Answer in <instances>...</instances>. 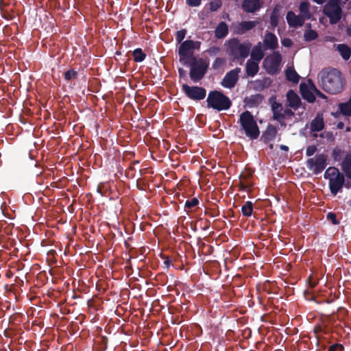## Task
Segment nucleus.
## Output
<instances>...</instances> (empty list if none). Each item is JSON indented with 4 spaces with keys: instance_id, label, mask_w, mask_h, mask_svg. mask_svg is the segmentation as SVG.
Returning <instances> with one entry per match:
<instances>
[{
    "instance_id": "18",
    "label": "nucleus",
    "mask_w": 351,
    "mask_h": 351,
    "mask_svg": "<svg viewBox=\"0 0 351 351\" xmlns=\"http://www.w3.org/2000/svg\"><path fill=\"white\" fill-rule=\"evenodd\" d=\"M287 99L289 106L297 110L301 104V99L296 93L293 90H289L287 93Z\"/></svg>"
},
{
    "instance_id": "11",
    "label": "nucleus",
    "mask_w": 351,
    "mask_h": 351,
    "mask_svg": "<svg viewBox=\"0 0 351 351\" xmlns=\"http://www.w3.org/2000/svg\"><path fill=\"white\" fill-rule=\"evenodd\" d=\"M194 44V41L192 40H186L180 44L178 54L181 62L184 63V60H191V56H194L193 51Z\"/></svg>"
},
{
    "instance_id": "60",
    "label": "nucleus",
    "mask_w": 351,
    "mask_h": 351,
    "mask_svg": "<svg viewBox=\"0 0 351 351\" xmlns=\"http://www.w3.org/2000/svg\"><path fill=\"white\" fill-rule=\"evenodd\" d=\"M339 114L340 113V111L339 112H332V115L335 117V118H338L339 116Z\"/></svg>"
},
{
    "instance_id": "16",
    "label": "nucleus",
    "mask_w": 351,
    "mask_h": 351,
    "mask_svg": "<svg viewBox=\"0 0 351 351\" xmlns=\"http://www.w3.org/2000/svg\"><path fill=\"white\" fill-rule=\"evenodd\" d=\"M265 49L274 50L278 47V38L271 32H267L263 40Z\"/></svg>"
},
{
    "instance_id": "14",
    "label": "nucleus",
    "mask_w": 351,
    "mask_h": 351,
    "mask_svg": "<svg viewBox=\"0 0 351 351\" xmlns=\"http://www.w3.org/2000/svg\"><path fill=\"white\" fill-rule=\"evenodd\" d=\"M286 19L289 25L294 28L302 26L306 20L300 14L296 15L293 11H289L287 12Z\"/></svg>"
},
{
    "instance_id": "26",
    "label": "nucleus",
    "mask_w": 351,
    "mask_h": 351,
    "mask_svg": "<svg viewBox=\"0 0 351 351\" xmlns=\"http://www.w3.org/2000/svg\"><path fill=\"white\" fill-rule=\"evenodd\" d=\"M347 315H348L347 310L344 309L343 308H339L337 310V316L336 317L335 315L330 316V317L328 318V321L331 324L334 325L336 319H337L340 322H342L344 319V318L347 316Z\"/></svg>"
},
{
    "instance_id": "62",
    "label": "nucleus",
    "mask_w": 351,
    "mask_h": 351,
    "mask_svg": "<svg viewBox=\"0 0 351 351\" xmlns=\"http://www.w3.org/2000/svg\"><path fill=\"white\" fill-rule=\"evenodd\" d=\"M138 163H139L138 160H134L130 165H133V166H134L135 165L138 164Z\"/></svg>"
},
{
    "instance_id": "37",
    "label": "nucleus",
    "mask_w": 351,
    "mask_h": 351,
    "mask_svg": "<svg viewBox=\"0 0 351 351\" xmlns=\"http://www.w3.org/2000/svg\"><path fill=\"white\" fill-rule=\"evenodd\" d=\"M282 110H280L278 111L273 112V120H276L278 121L281 125H285L284 120H285V114L284 112H281Z\"/></svg>"
},
{
    "instance_id": "21",
    "label": "nucleus",
    "mask_w": 351,
    "mask_h": 351,
    "mask_svg": "<svg viewBox=\"0 0 351 351\" xmlns=\"http://www.w3.org/2000/svg\"><path fill=\"white\" fill-rule=\"evenodd\" d=\"M300 90L302 98L308 103H313L315 101L316 98L313 93L308 89V86L304 83H302L300 85Z\"/></svg>"
},
{
    "instance_id": "40",
    "label": "nucleus",
    "mask_w": 351,
    "mask_h": 351,
    "mask_svg": "<svg viewBox=\"0 0 351 351\" xmlns=\"http://www.w3.org/2000/svg\"><path fill=\"white\" fill-rule=\"evenodd\" d=\"M222 5L221 0H215L209 3V10L210 12H215L219 10Z\"/></svg>"
},
{
    "instance_id": "32",
    "label": "nucleus",
    "mask_w": 351,
    "mask_h": 351,
    "mask_svg": "<svg viewBox=\"0 0 351 351\" xmlns=\"http://www.w3.org/2000/svg\"><path fill=\"white\" fill-rule=\"evenodd\" d=\"M240 189L243 191H247L252 187V182L249 180L247 176H240Z\"/></svg>"
},
{
    "instance_id": "22",
    "label": "nucleus",
    "mask_w": 351,
    "mask_h": 351,
    "mask_svg": "<svg viewBox=\"0 0 351 351\" xmlns=\"http://www.w3.org/2000/svg\"><path fill=\"white\" fill-rule=\"evenodd\" d=\"M341 170L348 178L351 179V152L344 157L341 162Z\"/></svg>"
},
{
    "instance_id": "53",
    "label": "nucleus",
    "mask_w": 351,
    "mask_h": 351,
    "mask_svg": "<svg viewBox=\"0 0 351 351\" xmlns=\"http://www.w3.org/2000/svg\"><path fill=\"white\" fill-rule=\"evenodd\" d=\"M178 73L180 77L184 78L186 77V71L183 68L178 69Z\"/></svg>"
},
{
    "instance_id": "20",
    "label": "nucleus",
    "mask_w": 351,
    "mask_h": 351,
    "mask_svg": "<svg viewBox=\"0 0 351 351\" xmlns=\"http://www.w3.org/2000/svg\"><path fill=\"white\" fill-rule=\"evenodd\" d=\"M259 71L258 62L249 59L245 65V72L248 77H253Z\"/></svg>"
},
{
    "instance_id": "39",
    "label": "nucleus",
    "mask_w": 351,
    "mask_h": 351,
    "mask_svg": "<svg viewBox=\"0 0 351 351\" xmlns=\"http://www.w3.org/2000/svg\"><path fill=\"white\" fill-rule=\"evenodd\" d=\"M225 62H226L225 58H217L214 60V62H213V63L212 64V68L214 70H219V69H220L223 66Z\"/></svg>"
},
{
    "instance_id": "58",
    "label": "nucleus",
    "mask_w": 351,
    "mask_h": 351,
    "mask_svg": "<svg viewBox=\"0 0 351 351\" xmlns=\"http://www.w3.org/2000/svg\"><path fill=\"white\" fill-rule=\"evenodd\" d=\"M280 149H282L283 151H285V152H287L289 150V147L287 145H281L280 146Z\"/></svg>"
},
{
    "instance_id": "59",
    "label": "nucleus",
    "mask_w": 351,
    "mask_h": 351,
    "mask_svg": "<svg viewBox=\"0 0 351 351\" xmlns=\"http://www.w3.org/2000/svg\"><path fill=\"white\" fill-rule=\"evenodd\" d=\"M315 3L317 4H323L326 0H313Z\"/></svg>"
},
{
    "instance_id": "50",
    "label": "nucleus",
    "mask_w": 351,
    "mask_h": 351,
    "mask_svg": "<svg viewBox=\"0 0 351 351\" xmlns=\"http://www.w3.org/2000/svg\"><path fill=\"white\" fill-rule=\"evenodd\" d=\"M293 44L292 40L289 38H285L282 40V45L286 47H290Z\"/></svg>"
},
{
    "instance_id": "47",
    "label": "nucleus",
    "mask_w": 351,
    "mask_h": 351,
    "mask_svg": "<svg viewBox=\"0 0 351 351\" xmlns=\"http://www.w3.org/2000/svg\"><path fill=\"white\" fill-rule=\"evenodd\" d=\"M317 150L316 145H310L307 147L306 149V155L307 156H313Z\"/></svg>"
},
{
    "instance_id": "33",
    "label": "nucleus",
    "mask_w": 351,
    "mask_h": 351,
    "mask_svg": "<svg viewBox=\"0 0 351 351\" xmlns=\"http://www.w3.org/2000/svg\"><path fill=\"white\" fill-rule=\"evenodd\" d=\"M263 57L264 53L260 48L254 47L252 49L250 58L252 59V60H254L259 63V62L263 58Z\"/></svg>"
},
{
    "instance_id": "56",
    "label": "nucleus",
    "mask_w": 351,
    "mask_h": 351,
    "mask_svg": "<svg viewBox=\"0 0 351 351\" xmlns=\"http://www.w3.org/2000/svg\"><path fill=\"white\" fill-rule=\"evenodd\" d=\"M324 330L322 331V333L328 334L330 332V329L327 326H323Z\"/></svg>"
},
{
    "instance_id": "6",
    "label": "nucleus",
    "mask_w": 351,
    "mask_h": 351,
    "mask_svg": "<svg viewBox=\"0 0 351 351\" xmlns=\"http://www.w3.org/2000/svg\"><path fill=\"white\" fill-rule=\"evenodd\" d=\"M183 64L191 66L190 78L195 82H199L204 77L208 67V63L203 58L197 60L195 56H191L190 60H184Z\"/></svg>"
},
{
    "instance_id": "48",
    "label": "nucleus",
    "mask_w": 351,
    "mask_h": 351,
    "mask_svg": "<svg viewBox=\"0 0 351 351\" xmlns=\"http://www.w3.org/2000/svg\"><path fill=\"white\" fill-rule=\"evenodd\" d=\"M186 4L191 7H197L200 5L202 0H186Z\"/></svg>"
},
{
    "instance_id": "10",
    "label": "nucleus",
    "mask_w": 351,
    "mask_h": 351,
    "mask_svg": "<svg viewBox=\"0 0 351 351\" xmlns=\"http://www.w3.org/2000/svg\"><path fill=\"white\" fill-rule=\"evenodd\" d=\"M182 91L189 99L194 101H201L206 97V90L201 86H190L186 84L182 85Z\"/></svg>"
},
{
    "instance_id": "61",
    "label": "nucleus",
    "mask_w": 351,
    "mask_h": 351,
    "mask_svg": "<svg viewBox=\"0 0 351 351\" xmlns=\"http://www.w3.org/2000/svg\"><path fill=\"white\" fill-rule=\"evenodd\" d=\"M164 263L166 265L169 266L171 264V261L169 260H166V261H165Z\"/></svg>"
},
{
    "instance_id": "38",
    "label": "nucleus",
    "mask_w": 351,
    "mask_h": 351,
    "mask_svg": "<svg viewBox=\"0 0 351 351\" xmlns=\"http://www.w3.org/2000/svg\"><path fill=\"white\" fill-rule=\"evenodd\" d=\"M77 77V72L73 69H69L64 73V80L66 81H70L72 80H75Z\"/></svg>"
},
{
    "instance_id": "5",
    "label": "nucleus",
    "mask_w": 351,
    "mask_h": 351,
    "mask_svg": "<svg viewBox=\"0 0 351 351\" xmlns=\"http://www.w3.org/2000/svg\"><path fill=\"white\" fill-rule=\"evenodd\" d=\"M324 178L329 180V189L333 195L339 192L345 184L344 175L334 167H328L324 173Z\"/></svg>"
},
{
    "instance_id": "24",
    "label": "nucleus",
    "mask_w": 351,
    "mask_h": 351,
    "mask_svg": "<svg viewBox=\"0 0 351 351\" xmlns=\"http://www.w3.org/2000/svg\"><path fill=\"white\" fill-rule=\"evenodd\" d=\"M263 96L261 94L252 95L245 99V102L250 107L258 106L263 101Z\"/></svg>"
},
{
    "instance_id": "43",
    "label": "nucleus",
    "mask_w": 351,
    "mask_h": 351,
    "mask_svg": "<svg viewBox=\"0 0 351 351\" xmlns=\"http://www.w3.org/2000/svg\"><path fill=\"white\" fill-rule=\"evenodd\" d=\"M326 219L332 222L334 225H337L339 221L337 219V215L334 213H328L326 215Z\"/></svg>"
},
{
    "instance_id": "2",
    "label": "nucleus",
    "mask_w": 351,
    "mask_h": 351,
    "mask_svg": "<svg viewBox=\"0 0 351 351\" xmlns=\"http://www.w3.org/2000/svg\"><path fill=\"white\" fill-rule=\"evenodd\" d=\"M239 123L245 136L251 140H256L260 135V130L253 114L249 110L239 115Z\"/></svg>"
},
{
    "instance_id": "25",
    "label": "nucleus",
    "mask_w": 351,
    "mask_h": 351,
    "mask_svg": "<svg viewBox=\"0 0 351 351\" xmlns=\"http://www.w3.org/2000/svg\"><path fill=\"white\" fill-rule=\"evenodd\" d=\"M280 12L277 7H275L271 12L269 16V23L271 29H274L279 23Z\"/></svg>"
},
{
    "instance_id": "64",
    "label": "nucleus",
    "mask_w": 351,
    "mask_h": 351,
    "mask_svg": "<svg viewBox=\"0 0 351 351\" xmlns=\"http://www.w3.org/2000/svg\"><path fill=\"white\" fill-rule=\"evenodd\" d=\"M307 26H308V27H311V24H310V23H308V24L307 25Z\"/></svg>"
},
{
    "instance_id": "3",
    "label": "nucleus",
    "mask_w": 351,
    "mask_h": 351,
    "mask_svg": "<svg viewBox=\"0 0 351 351\" xmlns=\"http://www.w3.org/2000/svg\"><path fill=\"white\" fill-rule=\"evenodd\" d=\"M206 103L208 108H213L218 111L227 110L232 106L230 99L223 92L216 90L208 93Z\"/></svg>"
},
{
    "instance_id": "13",
    "label": "nucleus",
    "mask_w": 351,
    "mask_h": 351,
    "mask_svg": "<svg viewBox=\"0 0 351 351\" xmlns=\"http://www.w3.org/2000/svg\"><path fill=\"white\" fill-rule=\"evenodd\" d=\"M263 5V0H243L241 8L247 13H254L258 11Z\"/></svg>"
},
{
    "instance_id": "8",
    "label": "nucleus",
    "mask_w": 351,
    "mask_h": 351,
    "mask_svg": "<svg viewBox=\"0 0 351 351\" xmlns=\"http://www.w3.org/2000/svg\"><path fill=\"white\" fill-rule=\"evenodd\" d=\"M282 62V56L279 51H274L267 56L263 61V66L266 72L269 75H275L280 71Z\"/></svg>"
},
{
    "instance_id": "54",
    "label": "nucleus",
    "mask_w": 351,
    "mask_h": 351,
    "mask_svg": "<svg viewBox=\"0 0 351 351\" xmlns=\"http://www.w3.org/2000/svg\"><path fill=\"white\" fill-rule=\"evenodd\" d=\"M284 114H285V115H287V116H289V117H293L294 116V112L291 110V109H285L284 110Z\"/></svg>"
},
{
    "instance_id": "9",
    "label": "nucleus",
    "mask_w": 351,
    "mask_h": 351,
    "mask_svg": "<svg viewBox=\"0 0 351 351\" xmlns=\"http://www.w3.org/2000/svg\"><path fill=\"white\" fill-rule=\"evenodd\" d=\"M327 156L321 154L315 156V158H311L306 160L307 168L313 172L314 174L317 175L322 172L327 166Z\"/></svg>"
},
{
    "instance_id": "15",
    "label": "nucleus",
    "mask_w": 351,
    "mask_h": 351,
    "mask_svg": "<svg viewBox=\"0 0 351 351\" xmlns=\"http://www.w3.org/2000/svg\"><path fill=\"white\" fill-rule=\"evenodd\" d=\"M278 132L277 128L271 124H268L266 130L263 132L261 136V140L265 143H267L272 141Z\"/></svg>"
},
{
    "instance_id": "19",
    "label": "nucleus",
    "mask_w": 351,
    "mask_h": 351,
    "mask_svg": "<svg viewBox=\"0 0 351 351\" xmlns=\"http://www.w3.org/2000/svg\"><path fill=\"white\" fill-rule=\"evenodd\" d=\"M311 132H320L324 128V121L323 114L317 113L315 117L311 122Z\"/></svg>"
},
{
    "instance_id": "55",
    "label": "nucleus",
    "mask_w": 351,
    "mask_h": 351,
    "mask_svg": "<svg viewBox=\"0 0 351 351\" xmlns=\"http://www.w3.org/2000/svg\"><path fill=\"white\" fill-rule=\"evenodd\" d=\"M193 49H199L200 48L201 43L199 41H194Z\"/></svg>"
},
{
    "instance_id": "57",
    "label": "nucleus",
    "mask_w": 351,
    "mask_h": 351,
    "mask_svg": "<svg viewBox=\"0 0 351 351\" xmlns=\"http://www.w3.org/2000/svg\"><path fill=\"white\" fill-rule=\"evenodd\" d=\"M337 128L339 130H342L344 128V123L341 121L339 122L337 125Z\"/></svg>"
},
{
    "instance_id": "12",
    "label": "nucleus",
    "mask_w": 351,
    "mask_h": 351,
    "mask_svg": "<svg viewBox=\"0 0 351 351\" xmlns=\"http://www.w3.org/2000/svg\"><path fill=\"white\" fill-rule=\"evenodd\" d=\"M240 72L241 69L239 67L228 72L222 80L221 85L228 88H233L239 80V73Z\"/></svg>"
},
{
    "instance_id": "29",
    "label": "nucleus",
    "mask_w": 351,
    "mask_h": 351,
    "mask_svg": "<svg viewBox=\"0 0 351 351\" xmlns=\"http://www.w3.org/2000/svg\"><path fill=\"white\" fill-rule=\"evenodd\" d=\"M286 79L293 83H298L300 80V75L297 72L292 68H288L285 71Z\"/></svg>"
},
{
    "instance_id": "23",
    "label": "nucleus",
    "mask_w": 351,
    "mask_h": 351,
    "mask_svg": "<svg viewBox=\"0 0 351 351\" xmlns=\"http://www.w3.org/2000/svg\"><path fill=\"white\" fill-rule=\"evenodd\" d=\"M228 34V26L223 22H220L215 30V36L218 39L225 38Z\"/></svg>"
},
{
    "instance_id": "17",
    "label": "nucleus",
    "mask_w": 351,
    "mask_h": 351,
    "mask_svg": "<svg viewBox=\"0 0 351 351\" xmlns=\"http://www.w3.org/2000/svg\"><path fill=\"white\" fill-rule=\"evenodd\" d=\"M258 22L257 21H246L239 23L236 27L237 32L239 34H243L245 32L254 28Z\"/></svg>"
},
{
    "instance_id": "45",
    "label": "nucleus",
    "mask_w": 351,
    "mask_h": 351,
    "mask_svg": "<svg viewBox=\"0 0 351 351\" xmlns=\"http://www.w3.org/2000/svg\"><path fill=\"white\" fill-rule=\"evenodd\" d=\"M344 348L343 345L340 343H335L331 345L329 348L328 351H343Z\"/></svg>"
},
{
    "instance_id": "1",
    "label": "nucleus",
    "mask_w": 351,
    "mask_h": 351,
    "mask_svg": "<svg viewBox=\"0 0 351 351\" xmlns=\"http://www.w3.org/2000/svg\"><path fill=\"white\" fill-rule=\"evenodd\" d=\"M323 90L330 94H337L343 89L341 73L337 69H323L318 75Z\"/></svg>"
},
{
    "instance_id": "34",
    "label": "nucleus",
    "mask_w": 351,
    "mask_h": 351,
    "mask_svg": "<svg viewBox=\"0 0 351 351\" xmlns=\"http://www.w3.org/2000/svg\"><path fill=\"white\" fill-rule=\"evenodd\" d=\"M253 211V204L250 201L246 202L241 207V212L243 216L250 217Z\"/></svg>"
},
{
    "instance_id": "41",
    "label": "nucleus",
    "mask_w": 351,
    "mask_h": 351,
    "mask_svg": "<svg viewBox=\"0 0 351 351\" xmlns=\"http://www.w3.org/2000/svg\"><path fill=\"white\" fill-rule=\"evenodd\" d=\"M343 154V151L341 149L335 147L332 151V156L335 161H339L342 158Z\"/></svg>"
},
{
    "instance_id": "52",
    "label": "nucleus",
    "mask_w": 351,
    "mask_h": 351,
    "mask_svg": "<svg viewBox=\"0 0 351 351\" xmlns=\"http://www.w3.org/2000/svg\"><path fill=\"white\" fill-rule=\"evenodd\" d=\"M313 90H314L315 93H316V95L318 97H319L321 98H326V96L324 95V94H323L319 90H317L314 85H313Z\"/></svg>"
},
{
    "instance_id": "27",
    "label": "nucleus",
    "mask_w": 351,
    "mask_h": 351,
    "mask_svg": "<svg viewBox=\"0 0 351 351\" xmlns=\"http://www.w3.org/2000/svg\"><path fill=\"white\" fill-rule=\"evenodd\" d=\"M199 204V201L197 197H193L191 199H188L184 204V210L187 213L193 212L198 206Z\"/></svg>"
},
{
    "instance_id": "46",
    "label": "nucleus",
    "mask_w": 351,
    "mask_h": 351,
    "mask_svg": "<svg viewBox=\"0 0 351 351\" xmlns=\"http://www.w3.org/2000/svg\"><path fill=\"white\" fill-rule=\"evenodd\" d=\"M221 51V49L219 47H217V46H213V47H210L208 50H207V52L211 56H215L217 55V53H219Z\"/></svg>"
},
{
    "instance_id": "51",
    "label": "nucleus",
    "mask_w": 351,
    "mask_h": 351,
    "mask_svg": "<svg viewBox=\"0 0 351 351\" xmlns=\"http://www.w3.org/2000/svg\"><path fill=\"white\" fill-rule=\"evenodd\" d=\"M323 330H324L323 326H321V325H316V326L314 327L313 330H314V332H315V334L316 335V337H317V339H319V337H318L317 335H318L319 333H322Z\"/></svg>"
},
{
    "instance_id": "4",
    "label": "nucleus",
    "mask_w": 351,
    "mask_h": 351,
    "mask_svg": "<svg viewBox=\"0 0 351 351\" xmlns=\"http://www.w3.org/2000/svg\"><path fill=\"white\" fill-rule=\"evenodd\" d=\"M251 46L248 41L241 43L238 38H232L228 42V54L233 60H243L249 56Z\"/></svg>"
},
{
    "instance_id": "36",
    "label": "nucleus",
    "mask_w": 351,
    "mask_h": 351,
    "mask_svg": "<svg viewBox=\"0 0 351 351\" xmlns=\"http://www.w3.org/2000/svg\"><path fill=\"white\" fill-rule=\"evenodd\" d=\"M318 37V34L316 31L313 29L306 30L304 33V38L306 42H310L315 40Z\"/></svg>"
},
{
    "instance_id": "44",
    "label": "nucleus",
    "mask_w": 351,
    "mask_h": 351,
    "mask_svg": "<svg viewBox=\"0 0 351 351\" xmlns=\"http://www.w3.org/2000/svg\"><path fill=\"white\" fill-rule=\"evenodd\" d=\"M136 169L133 165H130L129 168L125 171V175L129 178H135Z\"/></svg>"
},
{
    "instance_id": "63",
    "label": "nucleus",
    "mask_w": 351,
    "mask_h": 351,
    "mask_svg": "<svg viewBox=\"0 0 351 351\" xmlns=\"http://www.w3.org/2000/svg\"><path fill=\"white\" fill-rule=\"evenodd\" d=\"M348 204L351 206V199L348 202Z\"/></svg>"
},
{
    "instance_id": "28",
    "label": "nucleus",
    "mask_w": 351,
    "mask_h": 351,
    "mask_svg": "<svg viewBox=\"0 0 351 351\" xmlns=\"http://www.w3.org/2000/svg\"><path fill=\"white\" fill-rule=\"evenodd\" d=\"M309 6L310 4L308 1L301 2L299 6L300 15L306 19H309L312 16V14L309 11Z\"/></svg>"
},
{
    "instance_id": "30",
    "label": "nucleus",
    "mask_w": 351,
    "mask_h": 351,
    "mask_svg": "<svg viewBox=\"0 0 351 351\" xmlns=\"http://www.w3.org/2000/svg\"><path fill=\"white\" fill-rule=\"evenodd\" d=\"M271 83V80L269 77H265L263 80H257L254 82V88L257 90H263L266 88H268Z\"/></svg>"
},
{
    "instance_id": "35",
    "label": "nucleus",
    "mask_w": 351,
    "mask_h": 351,
    "mask_svg": "<svg viewBox=\"0 0 351 351\" xmlns=\"http://www.w3.org/2000/svg\"><path fill=\"white\" fill-rule=\"evenodd\" d=\"M132 55L134 58V61L136 62H143L146 58V54L143 51V50L141 48H137L134 49Z\"/></svg>"
},
{
    "instance_id": "49",
    "label": "nucleus",
    "mask_w": 351,
    "mask_h": 351,
    "mask_svg": "<svg viewBox=\"0 0 351 351\" xmlns=\"http://www.w3.org/2000/svg\"><path fill=\"white\" fill-rule=\"evenodd\" d=\"M271 107L272 112H274L278 111L280 110H282V105H281V104L278 103V102H276L275 101L271 103Z\"/></svg>"
},
{
    "instance_id": "31",
    "label": "nucleus",
    "mask_w": 351,
    "mask_h": 351,
    "mask_svg": "<svg viewBox=\"0 0 351 351\" xmlns=\"http://www.w3.org/2000/svg\"><path fill=\"white\" fill-rule=\"evenodd\" d=\"M337 49L341 57L345 60H348L350 58L351 49L348 45L345 44H339L337 46Z\"/></svg>"
},
{
    "instance_id": "42",
    "label": "nucleus",
    "mask_w": 351,
    "mask_h": 351,
    "mask_svg": "<svg viewBox=\"0 0 351 351\" xmlns=\"http://www.w3.org/2000/svg\"><path fill=\"white\" fill-rule=\"evenodd\" d=\"M186 34V29H182L178 31L176 34V40L177 43L181 44L182 43V40L185 38Z\"/></svg>"
},
{
    "instance_id": "7",
    "label": "nucleus",
    "mask_w": 351,
    "mask_h": 351,
    "mask_svg": "<svg viewBox=\"0 0 351 351\" xmlns=\"http://www.w3.org/2000/svg\"><path fill=\"white\" fill-rule=\"evenodd\" d=\"M323 13L328 17L330 24L337 23L342 16V9L339 0H328L324 6Z\"/></svg>"
}]
</instances>
